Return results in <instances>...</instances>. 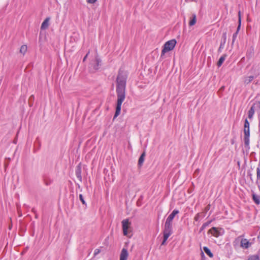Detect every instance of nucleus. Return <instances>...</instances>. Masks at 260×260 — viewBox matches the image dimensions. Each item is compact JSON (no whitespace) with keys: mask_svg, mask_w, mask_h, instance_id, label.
Listing matches in <instances>:
<instances>
[{"mask_svg":"<svg viewBox=\"0 0 260 260\" xmlns=\"http://www.w3.org/2000/svg\"><path fill=\"white\" fill-rule=\"evenodd\" d=\"M254 79V76H250L246 77L244 80V82L246 84H249Z\"/></svg>","mask_w":260,"mask_h":260,"instance_id":"21","label":"nucleus"},{"mask_svg":"<svg viewBox=\"0 0 260 260\" xmlns=\"http://www.w3.org/2000/svg\"><path fill=\"white\" fill-rule=\"evenodd\" d=\"M35 97L33 95H31L29 98V103L31 106L32 105V102L34 101Z\"/></svg>","mask_w":260,"mask_h":260,"instance_id":"31","label":"nucleus"},{"mask_svg":"<svg viewBox=\"0 0 260 260\" xmlns=\"http://www.w3.org/2000/svg\"><path fill=\"white\" fill-rule=\"evenodd\" d=\"M259 123H258V128H259V133L260 136V116L258 117Z\"/></svg>","mask_w":260,"mask_h":260,"instance_id":"38","label":"nucleus"},{"mask_svg":"<svg viewBox=\"0 0 260 260\" xmlns=\"http://www.w3.org/2000/svg\"><path fill=\"white\" fill-rule=\"evenodd\" d=\"M101 252V250L99 249H95L94 251V255L95 256L99 254Z\"/></svg>","mask_w":260,"mask_h":260,"instance_id":"34","label":"nucleus"},{"mask_svg":"<svg viewBox=\"0 0 260 260\" xmlns=\"http://www.w3.org/2000/svg\"><path fill=\"white\" fill-rule=\"evenodd\" d=\"M238 23H239V25L237 27V30L236 31V32H238V33L239 32V30L240 29L241 23V14H240V11L239 12V13H238Z\"/></svg>","mask_w":260,"mask_h":260,"instance_id":"20","label":"nucleus"},{"mask_svg":"<svg viewBox=\"0 0 260 260\" xmlns=\"http://www.w3.org/2000/svg\"><path fill=\"white\" fill-rule=\"evenodd\" d=\"M176 43L177 42L175 39H172L166 42L161 50V57L164 55L166 52L172 50L174 48Z\"/></svg>","mask_w":260,"mask_h":260,"instance_id":"4","label":"nucleus"},{"mask_svg":"<svg viewBox=\"0 0 260 260\" xmlns=\"http://www.w3.org/2000/svg\"><path fill=\"white\" fill-rule=\"evenodd\" d=\"M179 213V211L177 209H174L172 212L169 215L166 219V221L172 223V221L175 216Z\"/></svg>","mask_w":260,"mask_h":260,"instance_id":"10","label":"nucleus"},{"mask_svg":"<svg viewBox=\"0 0 260 260\" xmlns=\"http://www.w3.org/2000/svg\"><path fill=\"white\" fill-rule=\"evenodd\" d=\"M256 176H257V183H258V181H260V167H258L256 168Z\"/></svg>","mask_w":260,"mask_h":260,"instance_id":"27","label":"nucleus"},{"mask_svg":"<svg viewBox=\"0 0 260 260\" xmlns=\"http://www.w3.org/2000/svg\"><path fill=\"white\" fill-rule=\"evenodd\" d=\"M203 250L206 254L208 255L210 257L212 258L213 257V253L208 247L205 246L203 247Z\"/></svg>","mask_w":260,"mask_h":260,"instance_id":"17","label":"nucleus"},{"mask_svg":"<svg viewBox=\"0 0 260 260\" xmlns=\"http://www.w3.org/2000/svg\"><path fill=\"white\" fill-rule=\"evenodd\" d=\"M79 200L81 201L82 204L85 205L86 207L87 204H86L85 201L84 200L83 195L82 194H80L79 196Z\"/></svg>","mask_w":260,"mask_h":260,"instance_id":"28","label":"nucleus"},{"mask_svg":"<svg viewBox=\"0 0 260 260\" xmlns=\"http://www.w3.org/2000/svg\"><path fill=\"white\" fill-rule=\"evenodd\" d=\"M225 40H226V38H225L224 41L220 43V46L218 49V52H221L222 51V49L224 48V45L225 43Z\"/></svg>","mask_w":260,"mask_h":260,"instance_id":"24","label":"nucleus"},{"mask_svg":"<svg viewBox=\"0 0 260 260\" xmlns=\"http://www.w3.org/2000/svg\"><path fill=\"white\" fill-rule=\"evenodd\" d=\"M145 156H146V153H145V151H144L140 155V156L139 158V160H138V165L139 166V167H141L142 165H143L144 159H145Z\"/></svg>","mask_w":260,"mask_h":260,"instance_id":"14","label":"nucleus"},{"mask_svg":"<svg viewBox=\"0 0 260 260\" xmlns=\"http://www.w3.org/2000/svg\"><path fill=\"white\" fill-rule=\"evenodd\" d=\"M97 0H86L87 2L89 4H94Z\"/></svg>","mask_w":260,"mask_h":260,"instance_id":"35","label":"nucleus"},{"mask_svg":"<svg viewBox=\"0 0 260 260\" xmlns=\"http://www.w3.org/2000/svg\"><path fill=\"white\" fill-rule=\"evenodd\" d=\"M173 233L172 223L166 221L165 223L163 235L170 236Z\"/></svg>","mask_w":260,"mask_h":260,"instance_id":"8","label":"nucleus"},{"mask_svg":"<svg viewBox=\"0 0 260 260\" xmlns=\"http://www.w3.org/2000/svg\"><path fill=\"white\" fill-rule=\"evenodd\" d=\"M247 176H249L250 177V180L251 181H252V175L250 172H247Z\"/></svg>","mask_w":260,"mask_h":260,"instance_id":"37","label":"nucleus"},{"mask_svg":"<svg viewBox=\"0 0 260 260\" xmlns=\"http://www.w3.org/2000/svg\"><path fill=\"white\" fill-rule=\"evenodd\" d=\"M82 168L81 164H79L76 167V170H75V174L77 177V178L78 179V180L82 182Z\"/></svg>","mask_w":260,"mask_h":260,"instance_id":"9","label":"nucleus"},{"mask_svg":"<svg viewBox=\"0 0 260 260\" xmlns=\"http://www.w3.org/2000/svg\"><path fill=\"white\" fill-rule=\"evenodd\" d=\"M253 54V48H250L247 52V57L250 58Z\"/></svg>","mask_w":260,"mask_h":260,"instance_id":"22","label":"nucleus"},{"mask_svg":"<svg viewBox=\"0 0 260 260\" xmlns=\"http://www.w3.org/2000/svg\"><path fill=\"white\" fill-rule=\"evenodd\" d=\"M90 53V51H88V52L87 53V54H86V55L84 57L83 59V61L84 62L85 61L88 55Z\"/></svg>","mask_w":260,"mask_h":260,"instance_id":"36","label":"nucleus"},{"mask_svg":"<svg viewBox=\"0 0 260 260\" xmlns=\"http://www.w3.org/2000/svg\"><path fill=\"white\" fill-rule=\"evenodd\" d=\"M126 81V76L123 73L119 71L116 78L117 101L114 119L119 115L121 109V104L125 98Z\"/></svg>","mask_w":260,"mask_h":260,"instance_id":"1","label":"nucleus"},{"mask_svg":"<svg viewBox=\"0 0 260 260\" xmlns=\"http://www.w3.org/2000/svg\"><path fill=\"white\" fill-rule=\"evenodd\" d=\"M26 50H27V46L26 45H23L21 46V47H20V52L21 53L24 54L26 52Z\"/></svg>","mask_w":260,"mask_h":260,"instance_id":"26","label":"nucleus"},{"mask_svg":"<svg viewBox=\"0 0 260 260\" xmlns=\"http://www.w3.org/2000/svg\"><path fill=\"white\" fill-rule=\"evenodd\" d=\"M256 109H260V101H255L250 107L248 112L249 119H252L253 118L255 111Z\"/></svg>","mask_w":260,"mask_h":260,"instance_id":"6","label":"nucleus"},{"mask_svg":"<svg viewBox=\"0 0 260 260\" xmlns=\"http://www.w3.org/2000/svg\"><path fill=\"white\" fill-rule=\"evenodd\" d=\"M32 211L34 213H36V210H35V208H32Z\"/></svg>","mask_w":260,"mask_h":260,"instance_id":"40","label":"nucleus"},{"mask_svg":"<svg viewBox=\"0 0 260 260\" xmlns=\"http://www.w3.org/2000/svg\"><path fill=\"white\" fill-rule=\"evenodd\" d=\"M44 182L46 185H49L52 183V180L47 177H44Z\"/></svg>","mask_w":260,"mask_h":260,"instance_id":"23","label":"nucleus"},{"mask_svg":"<svg viewBox=\"0 0 260 260\" xmlns=\"http://www.w3.org/2000/svg\"><path fill=\"white\" fill-rule=\"evenodd\" d=\"M49 17H47L43 22L41 26V29H46L49 26Z\"/></svg>","mask_w":260,"mask_h":260,"instance_id":"13","label":"nucleus"},{"mask_svg":"<svg viewBox=\"0 0 260 260\" xmlns=\"http://www.w3.org/2000/svg\"><path fill=\"white\" fill-rule=\"evenodd\" d=\"M224 86H222V87H221L220 88V90H223L224 89Z\"/></svg>","mask_w":260,"mask_h":260,"instance_id":"41","label":"nucleus"},{"mask_svg":"<svg viewBox=\"0 0 260 260\" xmlns=\"http://www.w3.org/2000/svg\"><path fill=\"white\" fill-rule=\"evenodd\" d=\"M121 224L123 235L131 237L132 235V227L131 226V222L129 219H123L121 221Z\"/></svg>","mask_w":260,"mask_h":260,"instance_id":"3","label":"nucleus"},{"mask_svg":"<svg viewBox=\"0 0 260 260\" xmlns=\"http://www.w3.org/2000/svg\"><path fill=\"white\" fill-rule=\"evenodd\" d=\"M247 260H259V258L257 255H253L250 256Z\"/></svg>","mask_w":260,"mask_h":260,"instance_id":"30","label":"nucleus"},{"mask_svg":"<svg viewBox=\"0 0 260 260\" xmlns=\"http://www.w3.org/2000/svg\"><path fill=\"white\" fill-rule=\"evenodd\" d=\"M238 32H235L233 35V39H232V44H233L234 42L235 41L236 38H237V35H238Z\"/></svg>","mask_w":260,"mask_h":260,"instance_id":"32","label":"nucleus"},{"mask_svg":"<svg viewBox=\"0 0 260 260\" xmlns=\"http://www.w3.org/2000/svg\"><path fill=\"white\" fill-rule=\"evenodd\" d=\"M89 66L90 68H92L95 71L98 70L102 66V60L98 54L95 55L94 59L91 61Z\"/></svg>","mask_w":260,"mask_h":260,"instance_id":"5","label":"nucleus"},{"mask_svg":"<svg viewBox=\"0 0 260 260\" xmlns=\"http://www.w3.org/2000/svg\"><path fill=\"white\" fill-rule=\"evenodd\" d=\"M252 197L253 202L256 205H259L260 204V196L256 195L254 193H253L252 194Z\"/></svg>","mask_w":260,"mask_h":260,"instance_id":"16","label":"nucleus"},{"mask_svg":"<svg viewBox=\"0 0 260 260\" xmlns=\"http://www.w3.org/2000/svg\"><path fill=\"white\" fill-rule=\"evenodd\" d=\"M128 254L126 249L123 248L120 253V260H127Z\"/></svg>","mask_w":260,"mask_h":260,"instance_id":"11","label":"nucleus"},{"mask_svg":"<svg viewBox=\"0 0 260 260\" xmlns=\"http://www.w3.org/2000/svg\"><path fill=\"white\" fill-rule=\"evenodd\" d=\"M196 22V15L193 14L192 15V17L190 18V21L189 22V25L190 26H192L195 24Z\"/></svg>","mask_w":260,"mask_h":260,"instance_id":"19","label":"nucleus"},{"mask_svg":"<svg viewBox=\"0 0 260 260\" xmlns=\"http://www.w3.org/2000/svg\"><path fill=\"white\" fill-rule=\"evenodd\" d=\"M201 218V213H199L197 214L194 218V220L196 221H199Z\"/></svg>","mask_w":260,"mask_h":260,"instance_id":"33","label":"nucleus"},{"mask_svg":"<svg viewBox=\"0 0 260 260\" xmlns=\"http://www.w3.org/2000/svg\"><path fill=\"white\" fill-rule=\"evenodd\" d=\"M210 209V205H209L208 206H207L206 208H205V210H206V212H207V211H208Z\"/></svg>","mask_w":260,"mask_h":260,"instance_id":"39","label":"nucleus"},{"mask_svg":"<svg viewBox=\"0 0 260 260\" xmlns=\"http://www.w3.org/2000/svg\"><path fill=\"white\" fill-rule=\"evenodd\" d=\"M208 233L215 237H218L224 234V231L222 228L218 229L216 227H212L209 230Z\"/></svg>","mask_w":260,"mask_h":260,"instance_id":"7","label":"nucleus"},{"mask_svg":"<svg viewBox=\"0 0 260 260\" xmlns=\"http://www.w3.org/2000/svg\"><path fill=\"white\" fill-rule=\"evenodd\" d=\"M250 124L247 119L246 118L244 120V142L245 147L249 149V144H250V128H249Z\"/></svg>","mask_w":260,"mask_h":260,"instance_id":"2","label":"nucleus"},{"mask_svg":"<svg viewBox=\"0 0 260 260\" xmlns=\"http://www.w3.org/2000/svg\"><path fill=\"white\" fill-rule=\"evenodd\" d=\"M77 185L78 186V187L79 188H80V185H79V184H77Z\"/></svg>","mask_w":260,"mask_h":260,"instance_id":"42","label":"nucleus"},{"mask_svg":"<svg viewBox=\"0 0 260 260\" xmlns=\"http://www.w3.org/2000/svg\"><path fill=\"white\" fill-rule=\"evenodd\" d=\"M170 236H167L166 235H163V240H162V241L161 243V245H166V241L167 240H168V238Z\"/></svg>","mask_w":260,"mask_h":260,"instance_id":"29","label":"nucleus"},{"mask_svg":"<svg viewBox=\"0 0 260 260\" xmlns=\"http://www.w3.org/2000/svg\"><path fill=\"white\" fill-rule=\"evenodd\" d=\"M212 221V220L208 221L202 225V226L200 228L199 230V233H201L203 231H204Z\"/></svg>","mask_w":260,"mask_h":260,"instance_id":"18","label":"nucleus"},{"mask_svg":"<svg viewBox=\"0 0 260 260\" xmlns=\"http://www.w3.org/2000/svg\"><path fill=\"white\" fill-rule=\"evenodd\" d=\"M226 57L227 55L226 54H224L219 58L217 62V66L218 67H220L222 64Z\"/></svg>","mask_w":260,"mask_h":260,"instance_id":"15","label":"nucleus"},{"mask_svg":"<svg viewBox=\"0 0 260 260\" xmlns=\"http://www.w3.org/2000/svg\"><path fill=\"white\" fill-rule=\"evenodd\" d=\"M38 142V146L37 147H36L34 149V152L35 153L38 150H39L41 147V142H40V141L39 140V139L37 138V140H36V142Z\"/></svg>","mask_w":260,"mask_h":260,"instance_id":"25","label":"nucleus"},{"mask_svg":"<svg viewBox=\"0 0 260 260\" xmlns=\"http://www.w3.org/2000/svg\"><path fill=\"white\" fill-rule=\"evenodd\" d=\"M250 243L249 241L246 239H242L240 242L241 247L244 248H248Z\"/></svg>","mask_w":260,"mask_h":260,"instance_id":"12","label":"nucleus"}]
</instances>
